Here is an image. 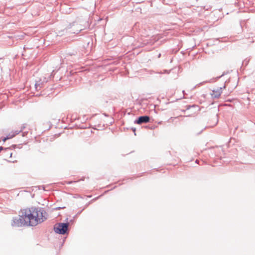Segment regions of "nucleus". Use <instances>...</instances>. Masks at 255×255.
I'll return each mask as SVG.
<instances>
[{"label":"nucleus","mask_w":255,"mask_h":255,"mask_svg":"<svg viewBox=\"0 0 255 255\" xmlns=\"http://www.w3.org/2000/svg\"><path fill=\"white\" fill-rule=\"evenodd\" d=\"M28 209L21 211V215L13 218L11 225L12 226L21 227L23 226H34L36 225V222L31 220L33 216L29 212Z\"/></svg>","instance_id":"1"},{"label":"nucleus","mask_w":255,"mask_h":255,"mask_svg":"<svg viewBox=\"0 0 255 255\" xmlns=\"http://www.w3.org/2000/svg\"><path fill=\"white\" fill-rule=\"evenodd\" d=\"M30 213L33 218L31 220L36 222V225L38 223L43 222L47 219V214L43 208L31 207L28 209Z\"/></svg>","instance_id":"2"},{"label":"nucleus","mask_w":255,"mask_h":255,"mask_svg":"<svg viewBox=\"0 0 255 255\" xmlns=\"http://www.w3.org/2000/svg\"><path fill=\"white\" fill-rule=\"evenodd\" d=\"M69 226L68 222L59 223L54 226L53 230L57 234L65 235L68 233Z\"/></svg>","instance_id":"3"},{"label":"nucleus","mask_w":255,"mask_h":255,"mask_svg":"<svg viewBox=\"0 0 255 255\" xmlns=\"http://www.w3.org/2000/svg\"><path fill=\"white\" fill-rule=\"evenodd\" d=\"M51 79L50 76L47 77H42L38 81H36L35 83V88L36 91L40 90L42 88L44 87V85Z\"/></svg>","instance_id":"4"},{"label":"nucleus","mask_w":255,"mask_h":255,"mask_svg":"<svg viewBox=\"0 0 255 255\" xmlns=\"http://www.w3.org/2000/svg\"><path fill=\"white\" fill-rule=\"evenodd\" d=\"M75 27V28L73 29H72L71 31H70V32L72 33H74V34H78V33H79L81 30H82L83 29V27L81 25H79L76 22L74 21V22H73L72 23H70L68 26V28L69 29H71L72 28V27Z\"/></svg>","instance_id":"5"},{"label":"nucleus","mask_w":255,"mask_h":255,"mask_svg":"<svg viewBox=\"0 0 255 255\" xmlns=\"http://www.w3.org/2000/svg\"><path fill=\"white\" fill-rule=\"evenodd\" d=\"M150 117L148 116L144 115L138 117L134 121V124L137 125H141L142 124H146L149 122Z\"/></svg>","instance_id":"6"},{"label":"nucleus","mask_w":255,"mask_h":255,"mask_svg":"<svg viewBox=\"0 0 255 255\" xmlns=\"http://www.w3.org/2000/svg\"><path fill=\"white\" fill-rule=\"evenodd\" d=\"M226 88V85L225 84L223 87L217 88L216 89L212 90V93H211V95L213 98L218 99L220 97L221 94L222 93L223 88Z\"/></svg>","instance_id":"7"},{"label":"nucleus","mask_w":255,"mask_h":255,"mask_svg":"<svg viewBox=\"0 0 255 255\" xmlns=\"http://www.w3.org/2000/svg\"><path fill=\"white\" fill-rule=\"evenodd\" d=\"M78 51L77 49H73L71 51L69 50L66 53V58H68L69 56H75L77 57Z\"/></svg>","instance_id":"8"},{"label":"nucleus","mask_w":255,"mask_h":255,"mask_svg":"<svg viewBox=\"0 0 255 255\" xmlns=\"http://www.w3.org/2000/svg\"><path fill=\"white\" fill-rule=\"evenodd\" d=\"M225 74V72H224L223 73L222 75H221V76H217V77H216L215 78H213L212 79H211L209 81H204L203 82V83H201L200 84V85H202L203 83H212V82H214L216 81H217V80H218L219 79H220V78H221L222 76H223Z\"/></svg>","instance_id":"9"},{"label":"nucleus","mask_w":255,"mask_h":255,"mask_svg":"<svg viewBox=\"0 0 255 255\" xmlns=\"http://www.w3.org/2000/svg\"><path fill=\"white\" fill-rule=\"evenodd\" d=\"M104 127V125L101 126V124H98V125H95L94 128H93L94 129L100 130L103 128Z\"/></svg>","instance_id":"10"},{"label":"nucleus","mask_w":255,"mask_h":255,"mask_svg":"<svg viewBox=\"0 0 255 255\" xmlns=\"http://www.w3.org/2000/svg\"><path fill=\"white\" fill-rule=\"evenodd\" d=\"M195 106L194 105H193L192 106H190V105H188V106H187V108H186V110H182V112H185L186 110H189L190 109L191 107H195Z\"/></svg>","instance_id":"11"},{"label":"nucleus","mask_w":255,"mask_h":255,"mask_svg":"<svg viewBox=\"0 0 255 255\" xmlns=\"http://www.w3.org/2000/svg\"><path fill=\"white\" fill-rule=\"evenodd\" d=\"M20 132H21V130H14L13 131H12V134H14V136L18 134V133H19Z\"/></svg>","instance_id":"12"},{"label":"nucleus","mask_w":255,"mask_h":255,"mask_svg":"<svg viewBox=\"0 0 255 255\" xmlns=\"http://www.w3.org/2000/svg\"><path fill=\"white\" fill-rule=\"evenodd\" d=\"M6 136L7 137H9V139H10L14 136V134H12V132H11L7 135H6Z\"/></svg>","instance_id":"13"},{"label":"nucleus","mask_w":255,"mask_h":255,"mask_svg":"<svg viewBox=\"0 0 255 255\" xmlns=\"http://www.w3.org/2000/svg\"><path fill=\"white\" fill-rule=\"evenodd\" d=\"M77 182V181H65V183L67 184H71L73 183Z\"/></svg>","instance_id":"14"},{"label":"nucleus","mask_w":255,"mask_h":255,"mask_svg":"<svg viewBox=\"0 0 255 255\" xmlns=\"http://www.w3.org/2000/svg\"><path fill=\"white\" fill-rule=\"evenodd\" d=\"M26 124H23L21 128H20V129L19 130H21V132H22L23 131V130L26 127Z\"/></svg>","instance_id":"15"},{"label":"nucleus","mask_w":255,"mask_h":255,"mask_svg":"<svg viewBox=\"0 0 255 255\" xmlns=\"http://www.w3.org/2000/svg\"><path fill=\"white\" fill-rule=\"evenodd\" d=\"M169 73V72H168L167 70H164L163 72H158V73L159 74H163V73H167V74H168Z\"/></svg>","instance_id":"16"},{"label":"nucleus","mask_w":255,"mask_h":255,"mask_svg":"<svg viewBox=\"0 0 255 255\" xmlns=\"http://www.w3.org/2000/svg\"><path fill=\"white\" fill-rule=\"evenodd\" d=\"M5 151L8 152L7 154L10 155V157H11V155H12V153L9 152V149L8 148H5Z\"/></svg>","instance_id":"17"},{"label":"nucleus","mask_w":255,"mask_h":255,"mask_svg":"<svg viewBox=\"0 0 255 255\" xmlns=\"http://www.w3.org/2000/svg\"><path fill=\"white\" fill-rule=\"evenodd\" d=\"M28 133V131H24V132H23L22 133V136H25Z\"/></svg>","instance_id":"18"},{"label":"nucleus","mask_w":255,"mask_h":255,"mask_svg":"<svg viewBox=\"0 0 255 255\" xmlns=\"http://www.w3.org/2000/svg\"><path fill=\"white\" fill-rule=\"evenodd\" d=\"M131 130H132L133 131V132H134V134L135 135H136V132H135V131H136V128H131Z\"/></svg>","instance_id":"19"},{"label":"nucleus","mask_w":255,"mask_h":255,"mask_svg":"<svg viewBox=\"0 0 255 255\" xmlns=\"http://www.w3.org/2000/svg\"><path fill=\"white\" fill-rule=\"evenodd\" d=\"M113 122H114V120L113 118H111L110 119V121H109V124L110 125H112Z\"/></svg>","instance_id":"20"},{"label":"nucleus","mask_w":255,"mask_h":255,"mask_svg":"<svg viewBox=\"0 0 255 255\" xmlns=\"http://www.w3.org/2000/svg\"><path fill=\"white\" fill-rule=\"evenodd\" d=\"M7 139H9V137H7V136H6L2 139V140L4 142Z\"/></svg>","instance_id":"21"},{"label":"nucleus","mask_w":255,"mask_h":255,"mask_svg":"<svg viewBox=\"0 0 255 255\" xmlns=\"http://www.w3.org/2000/svg\"><path fill=\"white\" fill-rule=\"evenodd\" d=\"M249 1V4L254 5V3L253 2V1H247L246 4H248L247 2Z\"/></svg>","instance_id":"22"},{"label":"nucleus","mask_w":255,"mask_h":255,"mask_svg":"<svg viewBox=\"0 0 255 255\" xmlns=\"http://www.w3.org/2000/svg\"><path fill=\"white\" fill-rule=\"evenodd\" d=\"M65 6V4H63V5L61 4V9L63 10H64V9H63V7H64V6Z\"/></svg>","instance_id":"23"},{"label":"nucleus","mask_w":255,"mask_h":255,"mask_svg":"<svg viewBox=\"0 0 255 255\" xmlns=\"http://www.w3.org/2000/svg\"><path fill=\"white\" fill-rule=\"evenodd\" d=\"M3 149V147L2 146H0V152H1V150H2Z\"/></svg>","instance_id":"24"},{"label":"nucleus","mask_w":255,"mask_h":255,"mask_svg":"<svg viewBox=\"0 0 255 255\" xmlns=\"http://www.w3.org/2000/svg\"><path fill=\"white\" fill-rule=\"evenodd\" d=\"M103 115L105 116V117H109L108 115H107V114L106 113H104Z\"/></svg>","instance_id":"25"},{"label":"nucleus","mask_w":255,"mask_h":255,"mask_svg":"<svg viewBox=\"0 0 255 255\" xmlns=\"http://www.w3.org/2000/svg\"><path fill=\"white\" fill-rule=\"evenodd\" d=\"M248 62V61L245 60L243 62V64H244L245 62H246V63H247Z\"/></svg>","instance_id":"26"},{"label":"nucleus","mask_w":255,"mask_h":255,"mask_svg":"<svg viewBox=\"0 0 255 255\" xmlns=\"http://www.w3.org/2000/svg\"><path fill=\"white\" fill-rule=\"evenodd\" d=\"M64 208V207H57V208H56V209H63V208Z\"/></svg>","instance_id":"27"},{"label":"nucleus","mask_w":255,"mask_h":255,"mask_svg":"<svg viewBox=\"0 0 255 255\" xmlns=\"http://www.w3.org/2000/svg\"><path fill=\"white\" fill-rule=\"evenodd\" d=\"M83 210H84V209H83V210H81V211L77 213V214H78V215H79V214H81V212H82V211H83Z\"/></svg>","instance_id":"28"},{"label":"nucleus","mask_w":255,"mask_h":255,"mask_svg":"<svg viewBox=\"0 0 255 255\" xmlns=\"http://www.w3.org/2000/svg\"><path fill=\"white\" fill-rule=\"evenodd\" d=\"M149 2L150 3V5L152 6V2L151 1H149Z\"/></svg>","instance_id":"29"},{"label":"nucleus","mask_w":255,"mask_h":255,"mask_svg":"<svg viewBox=\"0 0 255 255\" xmlns=\"http://www.w3.org/2000/svg\"><path fill=\"white\" fill-rule=\"evenodd\" d=\"M43 189L45 190V187L44 186H42Z\"/></svg>","instance_id":"30"},{"label":"nucleus","mask_w":255,"mask_h":255,"mask_svg":"<svg viewBox=\"0 0 255 255\" xmlns=\"http://www.w3.org/2000/svg\"><path fill=\"white\" fill-rule=\"evenodd\" d=\"M160 55H161V54H159L158 55V57H160Z\"/></svg>","instance_id":"31"},{"label":"nucleus","mask_w":255,"mask_h":255,"mask_svg":"<svg viewBox=\"0 0 255 255\" xmlns=\"http://www.w3.org/2000/svg\"><path fill=\"white\" fill-rule=\"evenodd\" d=\"M242 1L243 2V4L245 5V3L244 1Z\"/></svg>","instance_id":"32"}]
</instances>
